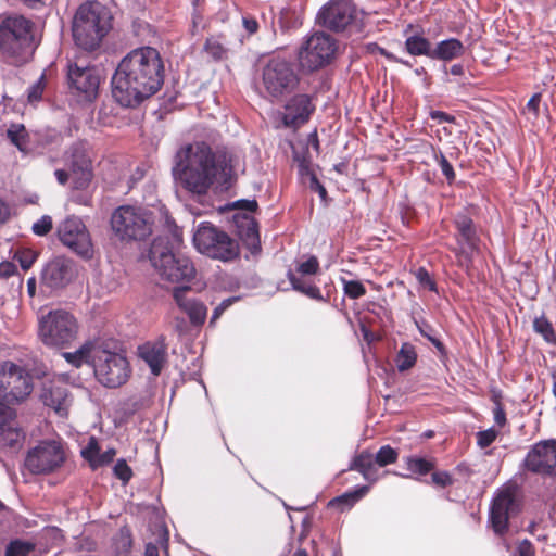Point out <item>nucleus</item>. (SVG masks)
I'll use <instances>...</instances> for the list:
<instances>
[{
  "instance_id": "6e6d98bb",
  "label": "nucleus",
  "mask_w": 556,
  "mask_h": 556,
  "mask_svg": "<svg viewBox=\"0 0 556 556\" xmlns=\"http://www.w3.org/2000/svg\"><path fill=\"white\" fill-rule=\"evenodd\" d=\"M516 556H535L534 545L528 539L519 542L516 548Z\"/></svg>"
},
{
  "instance_id": "4d7b16f0",
  "label": "nucleus",
  "mask_w": 556,
  "mask_h": 556,
  "mask_svg": "<svg viewBox=\"0 0 556 556\" xmlns=\"http://www.w3.org/2000/svg\"><path fill=\"white\" fill-rule=\"evenodd\" d=\"M232 207L237 210H243L247 212H256L258 208V203L255 199H241L233 202Z\"/></svg>"
},
{
  "instance_id": "ddd939ff",
  "label": "nucleus",
  "mask_w": 556,
  "mask_h": 556,
  "mask_svg": "<svg viewBox=\"0 0 556 556\" xmlns=\"http://www.w3.org/2000/svg\"><path fill=\"white\" fill-rule=\"evenodd\" d=\"M337 48V41L330 35L315 33L300 47L299 64L308 72L317 71L331 62Z\"/></svg>"
},
{
  "instance_id": "de8ad7c7",
  "label": "nucleus",
  "mask_w": 556,
  "mask_h": 556,
  "mask_svg": "<svg viewBox=\"0 0 556 556\" xmlns=\"http://www.w3.org/2000/svg\"><path fill=\"white\" fill-rule=\"evenodd\" d=\"M56 68L53 64H50L41 74L37 80V100L40 98L41 91L50 84V80L55 76Z\"/></svg>"
},
{
  "instance_id": "bf43d9fd",
  "label": "nucleus",
  "mask_w": 556,
  "mask_h": 556,
  "mask_svg": "<svg viewBox=\"0 0 556 556\" xmlns=\"http://www.w3.org/2000/svg\"><path fill=\"white\" fill-rule=\"evenodd\" d=\"M52 229V219L50 216H42L37 220V236H45Z\"/></svg>"
},
{
  "instance_id": "c756f323",
  "label": "nucleus",
  "mask_w": 556,
  "mask_h": 556,
  "mask_svg": "<svg viewBox=\"0 0 556 556\" xmlns=\"http://www.w3.org/2000/svg\"><path fill=\"white\" fill-rule=\"evenodd\" d=\"M229 42L226 40V35L220 33L212 35L206 38L204 43V51L216 62L226 60L230 51Z\"/></svg>"
},
{
  "instance_id": "a211bd4d",
  "label": "nucleus",
  "mask_w": 556,
  "mask_h": 556,
  "mask_svg": "<svg viewBox=\"0 0 556 556\" xmlns=\"http://www.w3.org/2000/svg\"><path fill=\"white\" fill-rule=\"evenodd\" d=\"M525 468L542 476H556V439L535 443L525 458Z\"/></svg>"
},
{
  "instance_id": "09e8293b",
  "label": "nucleus",
  "mask_w": 556,
  "mask_h": 556,
  "mask_svg": "<svg viewBox=\"0 0 556 556\" xmlns=\"http://www.w3.org/2000/svg\"><path fill=\"white\" fill-rule=\"evenodd\" d=\"M245 223H247V227L245 229H242L240 231L241 236H243L245 239H249L251 241H255V240H258V224L257 222L252 218V217H247L244 216L243 217Z\"/></svg>"
},
{
  "instance_id": "5fc2aeb1",
  "label": "nucleus",
  "mask_w": 556,
  "mask_h": 556,
  "mask_svg": "<svg viewBox=\"0 0 556 556\" xmlns=\"http://www.w3.org/2000/svg\"><path fill=\"white\" fill-rule=\"evenodd\" d=\"M15 419V412L3 403H0V430Z\"/></svg>"
},
{
  "instance_id": "f8f14e48",
  "label": "nucleus",
  "mask_w": 556,
  "mask_h": 556,
  "mask_svg": "<svg viewBox=\"0 0 556 556\" xmlns=\"http://www.w3.org/2000/svg\"><path fill=\"white\" fill-rule=\"evenodd\" d=\"M111 226L121 240H143L152 232L148 214L131 205L117 207L111 216Z\"/></svg>"
},
{
  "instance_id": "c03bdc74",
  "label": "nucleus",
  "mask_w": 556,
  "mask_h": 556,
  "mask_svg": "<svg viewBox=\"0 0 556 556\" xmlns=\"http://www.w3.org/2000/svg\"><path fill=\"white\" fill-rule=\"evenodd\" d=\"M434 159H435L437 163L439 164V166L442 170V174L445 176L447 182L452 184L456 178V175H455L452 164L448 162V160L445 157V155L441 151H439L438 153L437 152L434 153Z\"/></svg>"
},
{
  "instance_id": "13d9d810",
  "label": "nucleus",
  "mask_w": 556,
  "mask_h": 556,
  "mask_svg": "<svg viewBox=\"0 0 556 556\" xmlns=\"http://www.w3.org/2000/svg\"><path fill=\"white\" fill-rule=\"evenodd\" d=\"M99 453H100V447H99L97 441L92 438L90 440L87 448L83 452V456L87 460L93 462L96 456L99 457V455H100Z\"/></svg>"
},
{
  "instance_id": "4be33fe9",
  "label": "nucleus",
  "mask_w": 556,
  "mask_h": 556,
  "mask_svg": "<svg viewBox=\"0 0 556 556\" xmlns=\"http://www.w3.org/2000/svg\"><path fill=\"white\" fill-rule=\"evenodd\" d=\"M74 263L65 257H55L50 261L41 271L42 285L51 289H61L67 286L75 277Z\"/></svg>"
},
{
  "instance_id": "864d4df0",
  "label": "nucleus",
  "mask_w": 556,
  "mask_h": 556,
  "mask_svg": "<svg viewBox=\"0 0 556 556\" xmlns=\"http://www.w3.org/2000/svg\"><path fill=\"white\" fill-rule=\"evenodd\" d=\"M242 26L247 31L248 36L255 35L258 31L260 24L255 16L251 14L242 15Z\"/></svg>"
},
{
  "instance_id": "473e14b6",
  "label": "nucleus",
  "mask_w": 556,
  "mask_h": 556,
  "mask_svg": "<svg viewBox=\"0 0 556 556\" xmlns=\"http://www.w3.org/2000/svg\"><path fill=\"white\" fill-rule=\"evenodd\" d=\"M417 358L416 348L409 342L402 343L395 357L397 370L404 372L412 369L416 365Z\"/></svg>"
},
{
  "instance_id": "ea45409f",
  "label": "nucleus",
  "mask_w": 556,
  "mask_h": 556,
  "mask_svg": "<svg viewBox=\"0 0 556 556\" xmlns=\"http://www.w3.org/2000/svg\"><path fill=\"white\" fill-rule=\"evenodd\" d=\"M374 457L376 465H378L379 467H386L388 465L396 463L399 458V453L392 446L383 445L378 450Z\"/></svg>"
},
{
  "instance_id": "5701e85b",
  "label": "nucleus",
  "mask_w": 556,
  "mask_h": 556,
  "mask_svg": "<svg viewBox=\"0 0 556 556\" xmlns=\"http://www.w3.org/2000/svg\"><path fill=\"white\" fill-rule=\"evenodd\" d=\"M70 87L84 94L86 100L93 99L98 93L100 77L93 67L70 65L67 72Z\"/></svg>"
},
{
  "instance_id": "bb28decb",
  "label": "nucleus",
  "mask_w": 556,
  "mask_h": 556,
  "mask_svg": "<svg viewBox=\"0 0 556 556\" xmlns=\"http://www.w3.org/2000/svg\"><path fill=\"white\" fill-rule=\"evenodd\" d=\"M349 468L351 470L358 471L363 478L371 484L378 480V470L376 468L375 457L367 450L356 454Z\"/></svg>"
},
{
  "instance_id": "dca6fc26",
  "label": "nucleus",
  "mask_w": 556,
  "mask_h": 556,
  "mask_svg": "<svg viewBox=\"0 0 556 556\" xmlns=\"http://www.w3.org/2000/svg\"><path fill=\"white\" fill-rule=\"evenodd\" d=\"M58 236L61 242L83 257H91L92 243L90 235L81 219L77 217L66 218L58 227Z\"/></svg>"
},
{
  "instance_id": "9d476101",
  "label": "nucleus",
  "mask_w": 556,
  "mask_h": 556,
  "mask_svg": "<svg viewBox=\"0 0 556 556\" xmlns=\"http://www.w3.org/2000/svg\"><path fill=\"white\" fill-rule=\"evenodd\" d=\"M96 379L106 388H118L125 384L131 374L127 357L108 349L100 343L96 350L92 363Z\"/></svg>"
},
{
  "instance_id": "a18cd8bd",
  "label": "nucleus",
  "mask_w": 556,
  "mask_h": 556,
  "mask_svg": "<svg viewBox=\"0 0 556 556\" xmlns=\"http://www.w3.org/2000/svg\"><path fill=\"white\" fill-rule=\"evenodd\" d=\"M497 437L498 431L495 430L494 428H489L486 430L479 431L476 434L477 445L482 450L486 448L495 442Z\"/></svg>"
},
{
  "instance_id": "20e7f679",
  "label": "nucleus",
  "mask_w": 556,
  "mask_h": 556,
  "mask_svg": "<svg viewBox=\"0 0 556 556\" xmlns=\"http://www.w3.org/2000/svg\"><path fill=\"white\" fill-rule=\"evenodd\" d=\"M182 243L181 230L176 228L172 235L155 238L149 251L152 266L163 280L173 283L190 282L195 277V267L191 260L178 250Z\"/></svg>"
},
{
  "instance_id": "9b49d317",
  "label": "nucleus",
  "mask_w": 556,
  "mask_h": 556,
  "mask_svg": "<svg viewBox=\"0 0 556 556\" xmlns=\"http://www.w3.org/2000/svg\"><path fill=\"white\" fill-rule=\"evenodd\" d=\"M33 390V376L24 366L11 361L0 364V400L7 404H20Z\"/></svg>"
},
{
  "instance_id": "f03ea898",
  "label": "nucleus",
  "mask_w": 556,
  "mask_h": 556,
  "mask_svg": "<svg viewBox=\"0 0 556 556\" xmlns=\"http://www.w3.org/2000/svg\"><path fill=\"white\" fill-rule=\"evenodd\" d=\"M233 163L231 154L214 151L201 141L186 144L177 151L174 172L187 191L206 195L216 181L227 187L236 181Z\"/></svg>"
},
{
  "instance_id": "6ab92c4d",
  "label": "nucleus",
  "mask_w": 556,
  "mask_h": 556,
  "mask_svg": "<svg viewBox=\"0 0 556 556\" xmlns=\"http://www.w3.org/2000/svg\"><path fill=\"white\" fill-rule=\"evenodd\" d=\"M39 400L61 418H67L72 400L65 382L56 377L41 381Z\"/></svg>"
},
{
  "instance_id": "0e129e2a",
  "label": "nucleus",
  "mask_w": 556,
  "mask_h": 556,
  "mask_svg": "<svg viewBox=\"0 0 556 556\" xmlns=\"http://www.w3.org/2000/svg\"><path fill=\"white\" fill-rule=\"evenodd\" d=\"M11 215L10 206L0 199V227L4 225Z\"/></svg>"
},
{
  "instance_id": "cd10ccee",
  "label": "nucleus",
  "mask_w": 556,
  "mask_h": 556,
  "mask_svg": "<svg viewBox=\"0 0 556 556\" xmlns=\"http://www.w3.org/2000/svg\"><path fill=\"white\" fill-rule=\"evenodd\" d=\"M465 47L457 38H450L437 43L432 49L431 59L441 61H451L464 54Z\"/></svg>"
},
{
  "instance_id": "f257e3e1",
  "label": "nucleus",
  "mask_w": 556,
  "mask_h": 556,
  "mask_svg": "<svg viewBox=\"0 0 556 556\" xmlns=\"http://www.w3.org/2000/svg\"><path fill=\"white\" fill-rule=\"evenodd\" d=\"M165 80V64L160 51L151 46L130 50L112 76V97L123 108H138L156 94Z\"/></svg>"
},
{
  "instance_id": "f704fd0d",
  "label": "nucleus",
  "mask_w": 556,
  "mask_h": 556,
  "mask_svg": "<svg viewBox=\"0 0 556 556\" xmlns=\"http://www.w3.org/2000/svg\"><path fill=\"white\" fill-rule=\"evenodd\" d=\"M23 440L24 432L16 426L15 419H13L8 426L0 430L1 446L17 448L21 446Z\"/></svg>"
},
{
  "instance_id": "c85d7f7f",
  "label": "nucleus",
  "mask_w": 556,
  "mask_h": 556,
  "mask_svg": "<svg viewBox=\"0 0 556 556\" xmlns=\"http://www.w3.org/2000/svg\"><path fill=\"white\" fill-rule=\"evenodd\" d=\"M99 342L97 341H86L84 344L79 346L75 352H66L63 354L64 358L67 363L73 365L74 367H80L84 363L90 364L92 366L93 355L96 350L99 348Z\"/></svg>"
},
{
  "instance_id": "1a4fd4ad",
  "label": "nucleus",
  "mask_w": 556,
  "mask_h": 556,
  "mask_svg": "<svg viewBox=\"0 0 556 556\" xmlns=\"http://www.w3.org/2000/svg\"><path fill=\"white\" fill-rule=\"evenodd\" d=\"M193 244L200 253L223 262L233 261L240 254L237 240L208 222L198 226L193 235Z\"/></svg>"
},
{
  "instance_id": "c9c22d12",
  "label": "nucleus",
  "mask_w": 556,
  "mask_h": 556,
  "mask_svg": "<svg viewBox=\"0 0 556 556\" xmlns=\"http://www.w3.org/2000/svg\"><path fill=\"white\" fill-rule=\"evenodd\" d=\"M405 49L413 56L426 55L431 59V42L424 36L413 35L406 38Z\"/></svg>"
},
{
  "instance_id": "7ed1b4c3",
  "label": "nucleus",
  "mask_w": 556,
  "mask_h": 556,
  "mask_svg": "<svg viewBox=\"0 0 556 556\" xmlns=\"http://www.w3.org/2000/svg\"><path fill=\"white\" fill-rule=\"evenodd\" d=\"M94 152L87 141L73 143L64 153L65 168L54 172L58 182L62 186L71 181L72 201L84 206H91L93 190L90 189L94 179Z\"/></svg>"
},
{
  "instance_id": "aec40b11",
  "label": "nucleus",
  "mask_w": 556,
  "mask_h": 556,
  "mask_svg": "<svg viewBox=\"0 0 556 556\" xmlns=\"http://www.w3.org/2000/svg\"><path fill=\"white\" fill-rule=\"evenodd\" d=\"M454 226L457 247L452 248L451 251L459 261L465 258L471 262V253L478 249L480 241L473 220L466 214H458L454 218Z\"/></svg>"
},
{
  "instance_id": "e2e57ef3",
  "label": "nucleus",
  "mask_w": 556,
  "mask_h": 556,
  "mask_svg": "<svg viewBox=\"0 0 556 556\" xmlns=\"http://www.w3.org/2000/svg\"><path fill=\"white\" fill-rule=\"evenodd\" d=\"M115 455H116V451L114 448H109L108 451H105L99 455V457L97 458V465L104 466V465L112 463Z\"/></svg>"
},
{
  "instance_id": "49530a36",
  "label": "nucleus",
  "mask_w": 556,
  "mask_h": 556,
  "mask_svg": "<svg viewBox=\"0 0 556 556\" xmlns=\"http://www.w3.org/2000/svg\"><path fill=\"white\" fill-rule=\"evenodd\" d=\"M113 471L115 477L119 479L123 483H128L129 480L132 478V470L124 458H121L116 462Z\"/></svg>"
},
{
  "instance_id": "72a5a7b5",
  "label": "nucleus",
  "mask_w": 556,
  "mask_h": 556,
  "mask_svg": "<svg viewBox=\"0 0 556 556\" xmlns=\"http://www.w3.org/2000/svg\"><path fill=\"white\" fill-rule=\"evenodd\" d=\"M132 534L128 527H122L113 538L115 556H131Z\"/></svg>"
},
{
  "instance_id": "6e6552de",
  "label": "nucleus",
  "mask_w": 556,
  "mask_h": 556,
  "mask_svg": "<svg viewBox=\"0 0 556 556\" xmlns=\"http://www.w3.org/2000/svg\"><path fill=\"white\" fill-rule=\"evenodd\" d=\"M79 324L77 318L65 309L50 311L39 323L41 341L52 348H71L77 339Z\"/></svg>"
},
{
  "instance_id": "680f3d73",
  "label": "nucleus",
  "mask_w": 556,
  "mask_h": 556,
  "mask_svg": "<svg viewBox=\"0 0 556 556\" xmlns=\"http://www.w3.org/2000/svg\"><path fill=\"white\" fill-rule=\"evenodd\" d=\"M430 117L431 119L433 121H437L438 123L442 124V123H455V116L446 113V112H443V111H431L430 112Z\"/></svg>"
},
{
  "instance_id": "2f4dec72",
  "label": "nucleus",
  "mask_w": 556,
  "mask_h": 556,
  "mask_svg": "<svg viewBox=\"0 0 556 556\" xmlns=\"http://www.w3.org/2000/svg\"><path fill=\"white\" fill-rule=\"evenodd\" d=\"M369 492L368 485L358 486L352 491H348L340 496L332 498L329 506L338 507L341 510L351 508L355 503L363 498Z\"/></svg>"
},
{
  "instance_id": "b1692460",
  "label": "nucleus",
  "mask_w": 556,
  "mask_h": 556,
  "mask_svg": "<svg viewBox=\"0 0 556 556\" xmlns=\"http://www.w3.org/2000/svg\"><path fill=\"white\" fill-rule=\"evenodd\" d=\"M65 458L61 440L40 441L37 444V473L55 471L64 464Z\"/></svg>"
},
{
  "instance_id": "4c0bfd02",
  "label": "nucleus",
  "mask_w": 556,
  "mask_h": 556,
  "mask_svg": "<svg viewBox=\"0 0 556 556\" xmlns=\"http://www.w3.org/2000/svg\"><path fill=\"white\" fill-rule=\"evenodd\" d=\"M405 463H406L407 469L412 473H417L420 476H426L435 468L434 459H427V458L417 457V456H408L405 459Z\"/></svg>"
},
{
  "instance_id": "3c124183",
  "label": "nucleus",
  "mask_w": 556,
  "mask_h": 556,
  "mask_svg": "<svg viewBox=\"0 0 556 556\" xmlns=\"http://www.w3.org/2000/svg\"><path fill=\"white\" fill-rule=\"evenodd\" d=\"M493 401H494V407H493L494 421L500 428H503L507 424L506 412H505L504 405L502 404L500 397H497V396H494Z\"/></svg>"
},
{
  "instance_id": "7c9ffc66",
  "label": "nucleus",
  "mask_w": 556,
  "mask_h": 556,
  "mask_svg": "<svg viewBox=\"0 0 556 556\" xmlns=\"http://www.w3.org/2000/svg\"><path fill=\"white\" fill-rule=\"evenodd\" d=\"M5 137L23 155L29 152V135L23 124H11L5 130Z\"/></svg>"
},
{
  "instance_id": "423d86ee",
  "label": "nucleus",
  "mask_w": 556,
  "mask_h": 556,
  "mask_svg": "<svg viewBox=\"0 0 556 556\" xmlns=\"http://www.w3.org/2000/svg\"><path fill=\"white\" fill-rule=\"evenodd\" d=\"M300 83L301 75L292 61L280 55H271L261 62V94L271 102H280L294 93Z\"/></svg>"
},
{
  "instance_id": "58836bf2",
  "label": "nucleus",
  "mask_w": 556,
  "mask_h": 556,
  "mask_svg": "<svg viewBox=\"0 0 556 556\" xmlns=\"http://www.w3.org/2000/svg\"><path fill=\"white\" fill-rule=\"evenodd\" d=\"M34 548V543L16 539L7 545L4 556H28Z\"/></svg>"
},
{
  "instance_id": "69168bd1",
  "label": "nucleus",
  "mask_w": 556,
  "mask_h": 556,
  "mask_svg": "<svg viewBox=\"0 0 556 556\" xmlns=\"http://www.w3.org/2000/svg\"><path fill=\"white\" fill-rule=\"evenodd\" d=\"M15 271V265L10 262H4L0 264V277H10Z\"/></svg>"
},
{
  "instance_id": "393cba45",
  "label": "nucleus",
  "mask_w": 556,
  "mask_h": 556,
  "mask_svg": "<svg viewBox=\"0 0 556 556\" xmlns=\"http://www.w3.org/2000/svg\"><path fill=\"white\" fill-rule=\"evenodd\" d=\"M166 337L161 334L155 340L138 346V356L149 366L153 376H160L168 359Z\"/></svg>"
},
{
  "instance_id": "8fccbe9b",
  "label": "nucleus",
  "mask_w": 556,
  "mask_h": 556,
  "mask_svg": "<svg viewBox=\"0 0 556 556\" xmlns=\"http://www.w3.org/2000/svg\"><path fill=\"white\" fill-rule=\"evenodd\" d=\"M431 482L440 488H447L453 485L454 479L448 471H433L431 473Z\"/></svg>"
},
{
  "instance_id": "37998d69",
  "label": "nucleus",
  "mask_w": 556,
  "mask_h": 556,
  "mask_svg": "<svg viewBox=\"0 0 556 556\" xmlns=\"http://www.w3.org/2000/svg\"><path fill=\"white\" fill-rule=\"evenodd\" d=\"M414 275L421 287L429 291L438 292L435 280L425 267H419Z\"/></svg>"
},
{
  "instance_id": "4468645a",
  "label": "nucleus",
  "mask_w": 556,
  "mask_h": 556,
  "mask_svg": "<svg viewBox=\"0 0 556 556\" xmlns=\"http://www.w3.org/2000/svg\"><path fill=\"white\" fill-rule=\"evenodd\" d=\"M520 511V503L513 486H504L495 493L489 513V522L495 534L508 532L509 520Z\"/></svg>"
},
{
  "instance_id": "a19ab883",
  "label": "nucleus",
  "mask_w": 556,
  "mask_h": 556,
  "mask_svg": "<svg viewBox=\"0 0 556 556\" xmlns=\"http://www.w3.org/2000/svg\"><path fill=\"white\" fill-rule=\"evenodd\" d=\"M344 294L352 300L364 296L367 292L365 286L358 280H346L341 278Z\"/></svg>"
},
{
  "instance_id": "39448f33",
  "label": "nucleus",
  "mask_w": 556,
  "mask_h": 556,
  "mask_svg": "<svg viewBox=\"0 0 556 556\" xmlns=\"http://www.w3.org/2000/svg\"><path fill=\"white\" fill-rule=\"evenodd\" d=\"M112 14L99 1L81 3L74 15L72 33L75 43L86 51H94L112 28Z\"/></svg>"
},
{
  "instance_id": "2eb2a0df",
  "label": "nucleus",
  "mask_w": 556,
  "mask_h": 556,
  "mask_svg": "<svg viewBox=\"0 0 556 556\" xmlns=\"http://www.w3.org/2000/svg\"><path fill=\"white\" fill-rule=\"evenodd\" d=\"M320 269L319 261L315 255H311L306 261L298 264L294 270L289 269L287 277L292 289L311 300L317 302H327L319 287L309 278L316 275Z\"/></svg>"
},
{
  "instance_id": "052dcab7",
  "label": "nucleus",
  "mask_w": 556,
  "mask_h": 556,
  "mask_svg": "<svg viewBox=\"0 0 556 556\" xmlns=\"http://www.w3.org/2000/svg\"><path fill=\"white\" fill-rule=\"evenodd\" d=\"M309 188L312 191L317 192L321 200H326L327 190L315 174L311 175Z\"/></svg>"
},
{
  "instance_id": "a878e982",
  "label": "nucleus",
  "mask_w": 556,
  "mask_h": 556,
  "mask_svg": "<svg viewBox=\"0 0 556 556\" xmlns=\"http://www.w3.org/2000/svg\"><path fill=\"white\" fill-rule=\"evenodd\" d=\"M190 287H175L173 289V299L179 309L184 312L190 324L193 326H202L207 316V307L203 302L188 295Z\"/></svg>"
},
{
  "instance_id": "f3484780",
  "label": "nucleus",
  "mask_w": 556,
  "mask_h": 556,
  "mask_svg": "<svg viewBox=\"0 0 556 556\" xmlns=\"http://www.w3.org/2000/svg\"><path fill=\"white\" fill-rule=\"evenodd\" d=\"M319 24L333 30H344L356 18V7L352 0H330L318 15Z\"/></svg>"
},
{
  "instance_id": "0eeeda50",
  "label": "nucleus",
  "mask_w": 556,
  "mask_h": 556,
  "mask_svg": "<svg viewBox=\"0 0 556 556\" xmlns=\"http://www.w3.org/2000/svg\"><path fill=\"white\" fill-rule=\"evenodd\" d=\"M33 39L30 20L13 14L0 22V51L8 62L18 65L28 61L35 50Z\"/></svg>"
},
{
  "instance_id": "338daca9",
  "label": "nucleus",
  "mask_w": 556,
  "mask_h": 556,
  "mask_svg": "<svg viewBox=\"0 0 556 556\" xmlns=\"http://www.w3.org/2000/svg\"><path fill=\"white\" fill-rule=\"evenodd\" d=\"M308 144L317 152H320V142L316 130L311 132L307 137Z\"/></svg>"
},
{
  "instance_id": "603ef678",
  "label": "nucleus",
  "mask_w": 556,
  "mask_h": 556,
  "mask_svg": "<svg viewBox=\"0 0 556 556\" xmlns=\"http://www.w3.org/2000/svg\"><path fill=\"white\" fill-rule=\"evenodd\" d=\"M238 300V298H228L224 301H222L213 311V315H212V318L210 320V324L213 325L216 323L217 319L220 318V316L224 314V312L230 307L236 301Z\"/></svg>"
},
{
  "instance_id": "412c9836",
  "label": "nucleus",
  "mask_w": 556,
  "mask_h": 556,
  "mask_svg": "<svg viewBox=\"0 0 556 556\" xmlns=\"http://www.w3.org/2000/svg\"><path fill=\"white\" fill-rule=\"evenodd\" d=\"M313 97L307 93H296L288 99L285 104L282 123L289 128H300L305 125L314 114L316 105Z\"/></svg>"
},
{
  "instance_id": "e433bc0d",
  "label": "nucleus",
  "mask_w": 556,
  "mask_h": 556,
  "mask_svg": "<svg viewBox=\"0 0 556 556\" xmlns=\"http://www.w3.org/2000/svg\"><path fill=\"white\" fill-rule=\"evenodd\" d=\"M533 330L542 336V338L549 344L556 345V332L552 323L545 315L535 317L533 320Z\"/></svg>"
},
{
  "instance_id": "79ce46f5",
  "label": "nucleus",
  "mask_w": 556,
  "mask_h": 556,
  "mask_svg": "<svg viewBox=\"0 0 556 556\" xmlns=\"http://www.w3.org/2000/svg\"><path fill=\"white\" fill-rule=\"evenodd\" d=\"M14 261L20 264L22 269L28 270L35 263V251L31 249H17L14 254Z\"/></svg>"
},
{
  "instance_id": "774afa93",
  "label": "nucleus",
  "mask_w": 556,
  "mask_h": 556,
  "mask_svg": "<svg viewBox=\"0 0 556 556\" xmlns=\"http://www.w3.org/2000/svg\"><path fill=\"white\" fill-rule=\"evenodd\" d=\"M541 101V96L539 93L533 94L527 103L529 110H532L535 114L539 112V104Z\"/></svg>"
}]
</instances>
